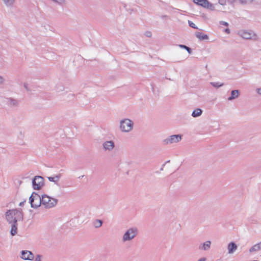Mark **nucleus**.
I'll return each instance as SVG.
<instances>
[{
	"instance_id": "18",
	"label": "nucleus",
	"mask_w": 261,
	"mask_h": 261,
	"mask_svg": "<svg viewBox=\"0 0 261 261\" xmlns=\"http://www.w3.org/2000/svg\"><path fill=\"white\" fill-rule=\"evenodd\" d=\"M202 113V110L201 109L197 108L193 111L192 116L193 117H198L201 116Z\"/></svg>"
},
{
	"instance_id": "13",
	"label": "nucleus",
	"mask_w": 261,
	"mask_h": 261,
	"mask_svg": "<svg viewBox=\"0 0 261 261\" xmlns=\"http://www.w3.org/2000/svg\"><path fill=\"white\" fill-rule=\"evenodd\" d=\"M237 248L238 246L237 244L235 243L231 242L228 244V253L229 254H232L237 250Z\"/></svg>"
},
{
	"instance_id": "12",
	"label": "nucleus",
	"mask_w": 261,
	"mask_h": 261,
	"mask_svg": "<svg viewBox=\"0 0 261 261\" xmlns=\"http://www.w3.org/2000/svg\"><path fill=\"white\" fill-rule=\"evenodd\" d=\"M4 102L10 107H16L18 104V101L15 99L12 98H5Z\"/></svg>"
},
{
	"instance_id": "16",
	"label": "nucleus",
	"mask_w": 261,
	"mask_h": 261,
	"mask_svg": "<svg viewBox=\"0 0 261 261\" xmlns=\"http://www.w3.org/2000/svg\"><path fill=\"white\" fill-rule=\"evenodd\" d=\"M195 36L200 40H207L208 39V36L207 35L201 32H196Z\"/></svg>"
},
{
	"instance_id": "20",
	"label": "nucleus",
	"mask_w": 261,
	"mask_h": 261,
	"mask_svg": "<svg viewBox=\"0 0 261 261\" xmlns=\"http://www.w3.org/2000/svg\"><path fill=\"white\" fill-rule=\"evenodd\" d=\"M5 5L8 7H12L14 3L15 0H3Z\"/></svg>"
},
{
	"instance_id": "6",
	"label": "nucleus",
	"mask_w": 261,
	"mask_h": 261,
	"mask_svg": "<svg viewBox=\"0 0 261 261\" xmlns=\"http://www.w3.org/2000/svg\"><path fill=\"white\" fill-rule=\"evenodd\" d=\"M182 137V135L180 134L171 135L163 140L162 143L164 145L177 143L181 140Z\"/></svg>"
},
{
	"instance_id": "9",
	"label": "nucleus",
	"mask_w": 261,
	"mask_h": 261,
	"mask_svg": "<svg viewBox=\"0 0 261 261\" xmlns=\"http://www.w3.org/2000/svg\"><path fill=\"white\" fill-rule=\"evenodd\" d=\"M241 36L245 39H253L255 40L257 38L256 35L252 31L248 32L247 31H242L241 33Z\"/></svg>"
},
{
	"instance_id": "3",
	"label": "nucleus",
	"mask_w": 261,
	"mask_h": 261,
	"mask_svg": "<svg viewBox=\"0 0 261 261\" xmlns=\"http://www.w3.org/2000/svg\"><path fill=\"white\" fill-rule=\"evenodd\" d=\"M41 200L42 205L46 208H50L55 206L58 202V199L52 198L47 195H42Z\"/></svg>"
},
{
	"instance_id": "15",
	"label": "nucleus",
	"mask_w": 261,
	"mask_h": 261,
	"mask_svg": "<svg viewBox=\"0 0 261 261\" xmlns=\"http://www.w3.org/2000/svg\"><path fill=\"white\" fill-rule=\"evenodd\" d=\"M240 92L239 90H233L231 91L230 96L228 98L229 101L237 98L240 96Z\"/></svg>"
},
{
	"instance_id": "34",
	"label": "nucleus",
	"mask_w": 261,
	"mask_h": 261,
	"mask_svg": "<svg viewBox=\"0 0 261 261\" xmlns=\"http://www.w3.org/2000/svg\"><path fill=\"white\" fill-rule=\"evenodd\" d=\"M224 31L227 34L230 33V30L229 29H225Z\"/></svg>"
},
{
	"instance_id": "33",
	"label": "nucleus",
	"mask_w": 261,
	"mask_h": 261,
	"mask_svg": "<svg viewBox=\"0 0 261 261\" xmlns=\"http://www.w3.org/2000/svg\"><path fill=\"white\" fill-rule=\"evenodd\" d=\"M24 87L25 88V89L27 90H28V91H29V89H28V84H26V83H24Z\"/></svg>"
},
{
	"instance_id": "10",
	"label": "nucleus",
	"mask_w": 261,
	"mask_h": 261,
	"mask_svg": "<svg viewBox=\"0 0 261 261\" xmlns=\"http://www.w3.org/2000/svg\"><path fill=\"white\" fill-rule=\"evenodd\" d=\"M103 149L106 151H111L115 147V143L113 141H107L102 143Z\"/></svg>"
},
{
	"instance_id": "8",
	"label": "nucleus",
	"mask_w": 261,
	"mask_h": 261,
	"mask_svg": "<svg viewBox=\"0 0 261 261\" xmlns=\"http://www.w3.org/2000/svg\"><path fill=\"white\" fill-rule=\"evenodd\" d=\"M195 4L200 6L204 8L208 9L211 10H214V6L210 3L207 0H193Z\"/></svg>"
},
{
	"instance_id": "27",
	"label": "nucleus",
	"mask_w": 261,
	"mask_h": 261,
	"mask_svg": "<svg viewBox=\"0 0 261 261\" xmlns=\"http://www.w3.org/2000/svg\"><path fill=\"white\" fill-rule=\"evenodd\" d=\"M5 82L4 78L0 75V85L3 84Z\"/></svg>"
},
{
	"instance_id": "1",
	"label": "nucleus",
	"mask_w": 261,
	"mask_h": 261,
	"mask_svg": "<svg viewBox=\"0 0 261 261\" xmlns=\"http://www.w3.org/2000/svg\"><path fill=\"white\" fill-rule=\"evenodd\" d=\"M5 216L7 222L11 225L10 233L14 236L17 233V222L23 220L22 211L17 209L9 210L6 212Z\"/></svg>"
},
{
	"instance_id": "29",
	"label": "nucleus",
	"mask_w": 261,
	"mask_h": 261,
	"mask_svg": "<svg viewBox=\"0 0 261 261\" xmlns=\"http://www.w3.org/2000/svg\"><path fill=\"white\" fill-rule=\"evenodd\" d=\"M185 49H186L187 50V51L188 52L189 54H191L192 49L190 47H189L187 46Z\"/></svg>"
},
{
	"instance_id": "22",
	"label": "nucleus",
	"mask_w": 261,
	"mask_h": 261,
	"mask_svg": "<svg viewBox=\"0 0 261 261\" xmlns=\"http://www.w3.org/2000/svg\"><path fill=\"white\" fill-rule=\"evenodd\" d=\"M211 84L215 88H219L223 86V83H220L219 82H211Z\"/></svg>"
},
{
	"instance_id": "4",
	"label": "nucleus",
	"mask_w": 261,
	"mask_h": 261,
	"mask_svg": "<svg viewBox=\"0 0 261 261\" xmlns=\"http://www.w3.org/2000/svg\"><path fill=\"white\" fill-rule=\"evenodd\" d=\"M134 126V122L129 119H123L120 121V129L125 133L130 132Z\"/></svg>"
},
{
	"instance_id": "5",
	"label": "nucleus",
	"mask_w": 261,
	"mask_h": 261,
	"mask_svg": "<svg viewBox=\"0 0 261 261\" xmlns=\"http://www.w3.org/2000/svg\"><path fill=\"white\" fill-rule=\"evenodd\" d=\"M29 202L32 208H37L42 205L41 197L36 192H33L30 197Z\"/></svg>"
},
{
	"instance_id": "35",
	"label": "nucleus",
	"mask_w": 261,
	"mask_h": 261,
	"mask_svg": "<svg viewBox=\"0 0 261 261\" xmlns=\"http://www.w3.org/2000/svg\"><path fill=\"white\" fill-rule=\"evenodd\" d=\"M206 259L204 257L200 258L198 261H205Z\"/></svg>"
},
{
	"instance_id": "21",
	"label": "nucleus",
	"mask_w": 261,
	"mask_h": 261,
	"mask_svg": "<svg viewBox=\"0 0 261 261\" xmlns=\"http://www.w3.org/2000/svg\"><path fill=\"white\" fill-rule=\"evenodd\" d=\"M102 224V221L98 219L95 220L93 222V225L96 228L101 227Z\"/></svg>"
},
{
	"instance_id": "32",
	"label": "nucleus",
	"mask_w": 261,
	"mask_h": 261,
	"mask_svg": "<svg viewBox=\"0 0 261 261\" xmlns=\"http://www.w3.org/2000/svg\"><path fill=\"white\" fill-rule=\"evenodd\" d=\"M25 202V200H24V201H22V202H20V203H19V205L20 206H23V205H24V203Z\"/></svg>"
},
{
	"instance_id": "23",
	"label": "nucleus",
	"mask_w": 261,
	"mask_h": 261,
	"mask_svg": "<svg viewBox=\"0 0 261 261\" xmlns=\"http://www.w3.org/2000/svg\"><path fill=\"white\" fill-rule=\"evenodd\" d=\"M189 24L190 27L194 28V29H198V28L196 27L195 24L194 23H193V22H192L191 21H189Z\"/></svg>"
},
{
	"instance_id": "26",
	"label": "nucleus",
	"mask_w": 261,
	"mask_h": 261,
	"mask_svg": "<svg viewBox=\"0 0 261 261\" xmlns=\"http://www.w3.org/2000/svg\"><path fill=\"white\" fill-rule=\"evenodd\" d=\"M41 257H42L41 255H37L35 257V261H41Z\"/></svg>"
},
{
	"instance_id": "25",
	"label": "nucleus",
	"mask_w": 261,
	"mask_h": 261,
	"mask_svg": "<svg viewBox=\"0 0 261 261\" xmlns=\"http://www.w3.org/2000/svg\"><path fill=\"white\" fill-rule=\"evenodd\" d=\"M219 23H220V24H222V25H225V26H226V27H227V26H228V25H229V24H228V23H227V22H225V21H220L219 22Z\"/></svg>"
},
{
	"instance_id": "7",
	"label": "nucleus",
	"mask_w": 261,
	"mask_h": 261,
	"mask_svg": "<svg viewBox=\"0 0 261 261\" xmlns=\"http://www.w3.org/2000/svg\"><path fill=\"white\" fill-rule=\"evenodd\" d=\"M44 184V178L41 176H35L32 180V186L34 190H40Z\"/></svg>"
},
{
	"instance_id": "11",
	"label": "nucleus",
	"mask_w": 261,
	"mask_h": 261,
	"mask_svg": "<svg viewBox=\"0 0 261 261\" xmlns=\"http://www.w3.org/2000/svg\"><path fill=\"white\" fill-rule=\"evenodd\" d=\"M21 258L24 260H32L34 259V254L30 251L23 250L21 252Z\"/></svg>"
},
{
	"instance_id": "24",
	"label": "nucleus",
	"mask_w": 261,
	"mask_h": 261,
	"mask_svg": "<svg viewBox=\"0 0 261 261\" xmlns=\"http://www.w3.org/2000/svg\"><path fill=\"white\" fill-rule=\"evenodd\" d=\"M54 2L59 4V5H62L65 3V0H52Z\"/></svg>"
},
{
	"instance_id": "2",
	"label": "nucleus",
	"mask_w": 261,
	"mask_h": 261,
	"mask_svg": "<svg viewBox=\"0 0 261 261\" xmlns=\"http://www.w3.org/2000/svg\"><path fill=\"white\" fill-rule=\"evenodd\" d=\"M138 234V229L136 227H131L127 229L123 234L122 238L123 242L130 241Z\"/></svg>"
},
{
	"instance_id": "30",
	"label": "nucleus",
	"mask_w": 261,
	"mask_h": 261,
	"mask_svg": "<svg viewBox=\"0 0 261 261\" xmlns=\"http://www.w3.org/2000/svg\"><path fill=\"white\" fill-rule=\"evenodd\" d=\"M256 92L260 95H261V88H257L256 89Z\"/></svg>"
},
{
	"instance_id": "17",
	"label": "nucleus",
	"mask_w": 261,
	"mask_h": 261,
	"mask_svg": "<svg viewBox=\"0 0 261 261\" xmlns=\"http://www.w3.org/2000/svg\"><path fill=\"white\" fill-rule=\"evenodd\" d=\"M261 249V241L253 245L249 249V252L250 253L259 251Z\"/></svg>"
},
{
	"instance_id": "28",
	"label": "nucleus",
	"mask_w": 261,
	"mask_h": 261,
	"mask_svg": "<svg viewBox=\"0 0 261 261\" xmlns=\"http://www.w3.org/2000/svg\"><path fill=\"white\" fill-rule=\"evenodd\" d=\"M145 36L148 37H150L151 36V33L150 32H146L145 34Z\"/></svg>"
},
{
	"instance_id": "36",
	"label": "nucleus",
	"mask_w": 261,
	"mask_h": 261,
	"mask_svg": "<svg viewBox=\"0 0 261 261\" xmlns=\"http://www.w3.org/2000/svg\"><path fill=\"white\" fill-rule=\"evenodd\" d=\"M219 4H220V5H223V3H222V2H220V1H219Z\"/></svg>"
},
{
	"instance_id": "14",
	"label": "nucleus",
	"mask_w": 261,
	"mask_h": 261,
	"mask_svg": "<svg viewBox=\"0 0 261 261\" xmlns=\"http://www.w3.org/2000/svg\"><path fill=\"white\" fill-rule=\"evenodd\" d=\"M211 246V242L210 241H207L199 246V249L203 251H207L210 249Z\"/></svg>"
},
{
	"instance_id": "19",
	"label": "nucleus",
	"mask_w": 261,
	"mask_h": 261,
	"mask_svg": "<svg viewBox=\"0 0 261 261\" xmlns=\"http://www.w3.org/2000/svg\"><path fill=\"white\" fill-rule=\"evenodd\" d=\"M61 177V175H56L55 177H48V179L51 182H54L55 184L58 185V182Z\"/></svg>"
},
{
	"instance_id": "31",
	"label": "nucleus",
	"mask_w": 261,
	"mask_h": 261,
	"mask_svg": "<svg viewBox=\"0 0 261 261\" xmlns=\"http://www.w3.org/2000/svg\"><path fill=\"white\" fill-rule=\"evenodd\" d=\"M178 46H179V47H180V48H184V49H185V48H186V47H187V46H186V45H182V44H179Z\"/></svg>"
}]
</instances>
